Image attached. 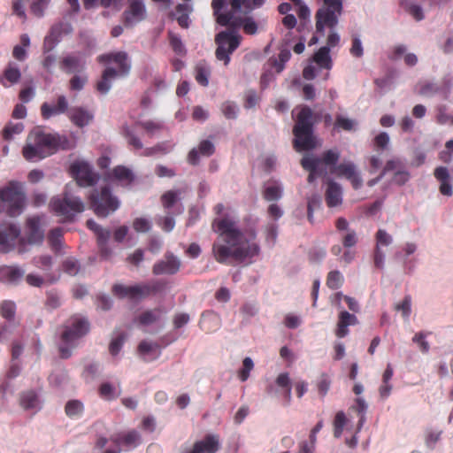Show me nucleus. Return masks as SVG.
I'll list each match as a JSON object with an SVG mask.
<instances>
[{
	"instance_id": "obj_49",
	"label": "nucleus",
	"mask_w": 453,
	"mask_h": 453,
	"mask_svg": "<svg viewBox=\"0 0 453 453\" xmlns=\"http://www.w3.org/2000/svg\"><path fill=\"white\" fill-rule=\"evenodd\" d=\"M191 11V8L188 4H179L176 6V12L180 13L177 18V21L179 25L183 28H188L189 25L188 12Z\"/></svg>"
},
{
	"instance_id": "obj_30",
	"label": "nucleus",
	"mask_w": 453,
	"mask_h": 453,
	"mask_svg": "<svg viewBox=\"0 0 453 453\" xmlns=\"http://www.w3.org/2000/svg\"><path fill=\"white\" fill-rule=\"evenodd\" d=\"M342 190L340 184L330 180L326 190L325 199L328 207H335L342 202Z\"/></svg>"
},
{
	"instance_id": "obj_36",
	"label": "nucleus",
	"mask_w": 453,
	"mask_h": 453,
	"mask_svg": "<svg viewBox=\"0 0 453 453\" xmlns=\"http://www.w3.org/2000/svg\"><path fill=\"white\" fill-rule=\"evenodd\" d=\"M112 441L117 445H124L129 448L136 447L141 442V437L138 432L132 430L127 433L119 434L112 437Z\"/></svg>"
},
{
	"instance_id": "obj_64",
	"label": "nucleus",
	"mask_w": 453,
	"mask_h": 453,
	"mask_svg": "<svg viewBox=\"0 0 453 453\" xmlns=\"http://www.w3.org/2000/svg\"><path fill=\"white\" fill-rule=\"evenodd\" d=\"M133 227L136 232L146 233L151 228L150 220L144 218H136L133 222Z\"/></svg>"
},
{
	"instance_id": "obj_57",
	"label": "nucleus",
	"mask_w": 453,
	"mask_h": 453,
	"mask_svg": "<svg viewBox=\"0 0 453 453\" xmlns=\"http://www.w3.org/2000/svg\"><path fill=\"white\" fill-rule=\"evenodd\" d=\"M403 7L417 21H420L424 19L423 10L418 4L407 2L404 4Z\"/></svg>"
},
{
	"instance_id": "obj_21",
	"label": "nucleus",
	"mask_w": 453,
	"mask_h": 453,
	"mask_svg": "<svg viewBox=\"0 0 453 453\" xmlns=\"http://www.w3.org/2000/svg\"><path fill=\"white\" fill-rule=\"evenodd\" d=\"M219 448V435L207 434L203 440L196 441L188 453H216Z\"/></svg>"
},
{
	"instance_id": "obj_59",
	"label": "nucleus",
	"mask_w": 453,
	"mask_h": 453,
	"mask_svg": "<svg viewBox=\"0 0 453 453\" xmlns=\"http://www.w3.org/2000/svg\"><path fill=\"white\" fill-rule=\"evenodd\" d=\"M62 268L65 273L73 276L78 273L80 270V265L76 259L67 258L63 262Z\"/></svg>"
},
{
	"instance_id": "obj_48",
	"label": "nucleus",
	"mask_w": 453,
	"mask_h": 453,
	"mask_svg": "<svg viewBox=\"0 0 453 453\" xmlns=\"http://www.w3.org/2000/svg\"><path fill=\"white\" fill-rule=\"evenodd\" d=\"M16 313V304L10 300L3 301L0 303V315L5 319L13 320Z\"/></svg>"
},
{
	"instance_id": "obj_9",
	"label": "nucleus",
	"mask_w": 453,
	"mask_h": 453,
	"mask_svg": "<svg viewBox=\"0 0 453 453\" xmlns=\"http://www.w3.org/2000/svg\"><path fill=\"white\" fill-rule=\"evenodd\" d=\"M165 288V283L161 280H154L150 283L136 284L134 286H125L123 284H114L111 288L112 294L120 298H129L131 300L145 298L150 295H155Z\"/></svg>"
},
{
	"instance_id": "obj_31",
	"label": "nucleus",
	"mask_w": 453,
	"mask_h": 453,
	"mask_svg": "<svg viewBox=\"0 0 453 453\" xmlns=\"http://www.w3.org/2000/svg\"><path fill=\"white\" fill-rule=\"evenodd\" d=\"M434 175L440 181L439 190L443 196L452 195V186L449 182L450 176L449 170L445 166H438L434 169Z\"/></svg>"
},
{
	"instance_id": "obj_8",
	"label": "nucleus",
	"mask_w": 453,
	"mask_h": 453,
	"mask_svg": "<svg viewBox=\"0 0 453 453\" xmlns=\"http://www.w3.org/2000/svg\"><path fill=\"white\" fill-rule=\"evenodd\" d=\"M0 209L9 216L15 217L22 211L25 203V193L18 181H10L0 189Z\"/></svg>"
},
{
	"instance_id": "obj_38",
	"label": "nucleus",
	"mask_w": 453,
	"mask_h": 453,
	"mask_svg": "<svg viewBox=\"0 0 453 453\" xmlns=\"http://www.w3.org/2000/svg\"><path fill=\"white\" fill-rule=\"evenodd\" d=\"M159 349V345L157 342L142 341L137 348L138 353L143 357L145 361L156 359L160 352L155 353Z\"/></svg>"
},
{
	"instance_id": "obj_40",
	"label": "nucleus",
	"mask_w": 453,
	"mask_h": 453,
	"mask_svg": "<svg viewBox=\"0 0 453 453\" xmlns=\"http://www.w3.org/2000/svg\"><path fill=\"white\" fill-rule=\"evenodd\" d=\"M302 167L309 172L307 180L309 183H312L318 175V161L314 156L305 155L301 159Z\"/></svg>"
},
{
	"instance_id": "obj_11",
	"label": "nucleus",
	"mask_w": 453,
	"mask_h": 453,
	"mask_svg": "<svg viewBox=\"0 0 453 453\" xmlns=\"http://www.w3.org/2000/svg\"><path fill=\"white\" fill-rule=\"evenodd\" d=\"M242 37L236 34L234 29L232 31L219 32L215 37V42L218 45L216 49V58L224 61L225 65L230 62V55L239 47Z\"/></svg>"
},
{
	"instance_id": "obj_43",
	"label": "nucleus",
	"mask_w": 453,
	"mask_h": 453,
	"mask_svg": "<svg viewBox=\"0 0 453 453\" xmlns=\"http://www.w3.org/2000/svg\"><path fill=\"white\" fill-rule=\"evenodd\" d=\"M20 44L15 45L12 50V57L18 61H24L27 58V48L30 45V38L27 34L19 37Z\"/></svg>"
},
{
	"instance_id": "obj_10",
	"label": "nucleus",
	"mask_w": 453,
	"mask_h": 453,
	"mask_svg": "<svg viewBox=\"0 0 453 453\" xmlns=\"http://www.w3.org/2000/svg\"><path fill=\"white\" fill-rule=\"evenodd\" d=\"M90 208L97 217L106 218L119 207V199L108 187L94 189L88 196Z\"/></svg>"
},
{
	"instance_id": "obj_47",
	"label": "nucleus",
	"mask_w": 453,
	"mask_h": 453,
	"mask_svg": "<svg viewBox=\"0 0 453 453\" xmlns=\"http://www.w3.org/2000/svg\"><path fill=\"white\" fill-rule=\"evenodd\" d=\"M418 94L423 96H431L440 91L439 86L430 81H421L417 85Z\"/></svg>"
},
{
	"instance_id": "obj_52",
	"label": "nucleus",
	"mask_w": 453,
	"mask_h": 453,
	"mask_svg": "<svg viewBox=\"0 0 453 453\" xmlns=\"http://www.w3.org/2000/svg\"><path fill=\"white\" fill-rule=\"evenodd\" d=\"M168 37H169V42H170V45H171L173 50L177 55H180V56L185 55L186 49L181 42L180 37L172 32H169Z\"/></svg>"
},
{
	"instance_id": "obj_2",
	"label": "nucleus",
	"mask_w": 453,
	"mask_h": 453,
	"mask_svg": "<svg viewBox=\"0 0 453 453\" xmlns=\"http://www.w3.org/2000/svg\"><path fill=\"white\" fill-rule=\"evenodd\" d=\"M59 149H69V142L65 137L35 127L28 134L22 154L27 160L32 161L51 156Z\"/></svg>"
},
{
	"instance_id": "obj_62",
	"label": "nucleus",
	"mask_w": 453,
	"mask_h": 453,
	"mask_svg": "<svg viewBox=\"0 0 453 453\" xmlns=\"http://www.w3.org/2000/svg\"><path fill=\"white\" fill-rule=\"evenodd\" d=\"M99 394L101 397L106 400H112L117 395H115V388L109 382L102 383L99 388Z\"/></svg>"
},
{
	"instance_id": "obj_19",
	"label": "nucleus",
	"mask_w": 453,
	"mask_h": 453,
	"mask_svg": "<svg viewBox=\"0 0 453 453\" xmlns=\"http://www.w3.org/2000/svg\"><path fill=\"white\" fill-rule=\"evenodd\" d=\"M375 241L373 263L376 268L383 269L385 255L381 247L389 246L393 242V237L386 230L379 229L375 234Z\"/></svg>"
},
{
	"instance_id": "obj_61",
	"label": "nucleus",
	"mask_w": 453,
	"mask_h": 453,
	"mask_svg": "<svg viewBox=\"0 0 453 453\" xmlns=\"http://www.w3.org/2000/svg\"><path fill=\"white\" fill-rule=\"evenodd\" d=\"M254 364L250 357H245L242 361V368L239 372V379L246 381L250 377V372L253 369Z\"/></svg>"
},
{
	"instance_id": "obj_15",
	"label": "nucleus",
	"mask_w": 453,
	"mask_h": 453,
	"mask_svg": "<svg viewBox=\"0 0 453 453\" xmlns=\"http://www.w3.org/2000/svg\"><path fill=\"white\" fill-rule=\"evenodd\" d=\"M86 226L96 235V241L99 248L100 256L104 259H109L112 254V251L107 243L111 236V231L109 229L102 227L93 219L87 220Z\"/></svg>"
},
{
	"instance_id": "obj_5",
	"label": "nucleus",
	"mask_w": 453,
	"mask_h": 453,
	"mask_svg": "<svg viewBox=\"0 0 453 453\" xmlns=\"http://www.w3.org/2000/svg\"><path fill=\"white\" fill-rule=\"evenodd\" d=\"M88 331L89 323L84 318L75 316L66 321L61 333L58 346L60 357L69 358L72 355V349L76 346V341L87 334Z\"/></svg>"
},
{
	"instance_id": "obj_26",
	"label": "nucleus",
	"mask_w": 453,
	"mask_h": 453,
	"mask_svg": "<svg viewBox=\"0 0 453 453\" xmlns=\"http://www.w3.org/2000/svg\"><path fill=\"white\" fill-rule=\"evenodd\" d=\"M85 60L77 55L64 57L59 62V67L66 73H81L85 69Z\"/></svg>"
},
{
	"instance_id": "obj_20",
	"label": "nucleus",
	"mask_w": 453,
	"mask_h": 453,
	"mask_svg": "<svg viewBox=\"0 0 453 453\" xmlns=\"http://www.w3.org/2000/svg\"><path fill=\"white\" fill-rule=\"evenodd\" d=\"M335 228L341 234L342 246L345 249H350L358 242L357 232L349 227V224L345 218L340 217L335 220Z\"/></svg>"
},
{
	"instance_id": "obj_32",
	"label": "nucleus",
	"mask_w": 453,
	"mask_h": 453,
	"mask_svg": "<svg viewBox=\"0 0 453 453\" xmlns=\"http://www.w3.org/2000/svg\"><path fill=\"white\" fill-rule=\"evenodd\" d=\"M265 0H230L231 10L233 14L235 15L237 12H240L243 8L242 12L248 14L255 9L260 8Z\"/></svg>"
},
{
	"instance_id": "obj_45",
	"label": "nucleus",
	"mask_w": 453,
	"mask_h": 453,
	"mask_svg": "<svg viewBox=\"0 0 453 453\" xmlns=\"http://www.w3.org/2000/svg\"><path fill=\"white\" fill-rule=\"evenodd\" d=\"M64 231L61 227H56L50 231L48 235V242L50 248L58 252L60 250L62 246V239H63Z\"/></svg>"
},
{
	"instance_id": "obj_58",
	"label": "nucleus",
	"mask_w": 453,
	"mask_h": 453,
	"mask_svg": "<svg viewBox=\"0 0 453 453\" xmlns=\"http://www.w3.org/2000/svg\"><path fill=\"white\" fill-rule=\"evenodd\" d=\"M428 334L429 333L418 332L412 338V342L418 345L420 351L423 353H427L430 349V345L428 342L426 341V337Z\"/></svg>"
},
{
	"instance_id": "obj_22",
	"label": "nucleus",
	"mask_w": 453,
	"mask_h": 453,
	"mask_svg": "<svg viewBox=\"0 0 453 453\" xmlns=\"http://www.w3.org/2000/svg\"><path fill=\"white\" fill-rule=\"evenodd\" d=\"M180 261L172 254L166 255L165 260H160L153 265L155 275L174 274L180 270Z\"/></svg>"
},
{
	"instance_id": "obj_3",
	"label": "nucleus",
	"mask_w": 453,
	"mask_h": 453,
	"mask_svg": "<svg viewBox=\"0 0 453 453\" xmlns=\"http://www.w3.org/2000/svg\"><path fill=\"white\" fill-rule=\"evenodd\" d=\"M99 63L109 64L115 63L118 70L113 67H107L102 74L101 80L96 83V89L102 94H106L111 88V81L117 77H126L131 70V63L127 52L118 51L103 54L97 57Z\"/></svg>"
},
{
	"instance_id": "obj_34",
	"label": "nucleus",
	"mask_w": 453,
	"mask_h": 453,
	"mask_svg": "<svg viewBox=\"0 0 453 453\" xmlns=\"http://www.w3.org/2000/svg\"><path fill=\"white\" fill-rule=\"evenodd\" d=\"M163 309L158 307L152 310H146L138 315L134 322L138 326H147L159 320Z\"/></svg>"
},
{
	"instance_id": "obj_42",
	"label": "nucleus",
	"mask_w": 453,
	"mask_h": 453,
	"mask_svg": "<svg viewBox=\"0 0 453 453\" xmlns=\"http://www.w3.org/2000/svg\"><path fill=\"white\" fill-rule=\"evenodd\" d=\"M276 384L283 389L284 405H289L291 402V382L288 373H280L276 378Z\"/></svg>"
},
{
	"instance_id": "obj_37",
	"label": "nucleus",
	"mask_w": 453,
	"mask_h": 453,
	"mask_svg": "<svg viewBox=\"0 0 453 453\" xmlns=\"http://www.w3.org/2000/svg\"><path fill=\"white\" fill-rule=\"evenodd\" d=\"M283 188L278 180H268L263 191V197L269 202L278 201L282 197Z\"/></svg>"
},
{
	"instance_id": "obj_53",
	"label": "nucleus",
	"mask_w": 453,
	"mask_h": 453,
	"mask_svg": "<svg viewBox=\"0 0 453 453\" xmlns=\"http://www.w3.org/2000/svg\"><path fill=\"white\" fill-rule=\"evenodd\" d=\"M436 121L440 125H445L449 123L453 126V115L447 112V107L445 105H440L436 109Z\"/></svg>"
},
{
	"instance_id": "obj_7",
	"label": "nucleus",
	"mask_w": 453,
	"mask_h": 453,
	"mask_svg": "<svg viewBox=\"0 0 453 453\" xmlns=\"http://www.w3.org/2000/svg\"><path fill=\"white\" fill-rule=\"evenodd\" d=\"M51 211L61 219V222H71L74 217L84 211L85 205L78 196H71L66 191L63 196H54L50 203Z\"/></svg>"
},
{
	"instance_id": "obj_1",
	"label": "nucleus",
	"mask_w": 453,
	"mask_h": 453,
	"mask_svg": "<svg viewBox=\"0 0 453 453\" xmlns=\"http://www.w3.org/2000/svg\"><path fill=\"white\" fill-rule=\"evenodd\" d=\"M212 226L226 243V245L213 244L212 251L218 262L225 263L228 258L243 262L259 254L258 244L250 242L257 237L255 230L250 229L245 232L247 238L244 242V234L237 227L236 221L228 217L215 219Z\"/></svg>"
},
{
	"instance_id": "obj_17",
	"label": "nucleus",
	"mask_w": 453,
	"mask_h": 453,
	"mask_svg": "<svg viewBox=\"0 0 453 453\" xmlns=\"http://www.w3.org/2000/svg\"><path fill=\"white\" fill-rule=\"evenodd\" d=\"M147 15L144 0H128L127 8L123 12L126 27H132L145 19Z\"/></svg>"
},
{
	"instance_id": "obj_18",
	"label": "nucleus",
	"mask_w": 453,
	"mask_h": 453,
	"mask_svg": "<svg viewBox=\"0 0 453 453\" xmlns=\"http://www.w3.org/2000/svg\"><path fill=\"white\" fill-rule=\"evenodd\" d=\"M76 183L80 187H89L96 183L98 177L85 163H73L70 167Z\"/></svg>"
},
{
	"instance_id": "obj_50",
	"label": "nucleus",
	"mask_w": 453,
	"mask_h": 453,
	"mask_svg": "<svg viewBox=\"0 0 453 453\" xmlns=\"http://www.w3.org/2000/svg\"><path fill=\"white\" fill-rule=\"evenodd\" d=\"M24 125L22 123H9L3 130V137L6 141L13 139L15 134L22 133Z\"/></svg>"
},
{
	"instance_id": "obj_51",
	"label": "nucleus",
	"mask_w": 453,
	"mask_h": 453,
	"mask_svg": "<svg viewBox=\"0 0 453 453\" xmlns=\"http://www.w3.org/2000/svg\"><path fill=\"white\" fill-rule=\"evenodd\" d=\"M343 283L342 274L335 270L328 273L326 277V286L331 289H338Z\"/></svg>"
},
{
	"instance_id": "obj_27",
	"label": "nucleus",
	"mask_w": 453,
	"mask_h": 453,
	"mask_svg": "<svg viewBox=\"0 0 453 453\" xmlns=\"http://www.w3.org/2000/svg\"><path fill=\"white\" fill-rule=\"evenodd\" d=\"M21 73L19 68L13 62H9L0 76V83L4 88H9L19 81Z\"/></svg>"
},
{
	"instance_id": "obj_41",
	"label": "nucleus",
	"mask_w": 453,
	"mask_h": 453,
	"mask_svg": "<svg viewBox=\"0 0 453 453\" xmlns=\"http://www.w3.org/2000/svg\"><path fill=\"white\" fill-rule=\"evenodd\" d=\"M313 61L320 67L326 70L332 68L333 63L330 57V50L328 47H321L314 53Z\"/></svg>"
},
{
	"instance_id": "obj_54",
	"label": "nucleus",
	"mask_w": 453,
	"mask_h": 453,
	"mask_svg": "<svg viewBox=\"0 0 453 453\" xmlns=\"http://www.w3.org/2000/svg\"><path fill=\"white\" fill-rule=\"evenodd\" d=\"M83 411V404L78 400L69 401L65 405V413L68 417L80 415Z\"/></svg>"
},
{
	"instance_id": "obj_39",
	"label": "nucleus",
	"mask_w": 453,
	"mask_h": 453,
	"mask_svg": "<svg viewBox=\"0 0 453 453\" xmlns=\"http://www.w3.org/2000/svg\"><path fill=\"white\" fill-rule=\"evenodd\" d=\"M340 157L341 153L337 149H330L325 150L319 157H315V159L318 161V166L319 165H325L326 166H329L331 170L338 165L337 162Z\"/></svg>"
},
{
	"instance_id": "obj_44",
	"label": "nucleus",
	"mask_w": 453,
	"mask_h": 453,
	"mask_svg": "<svg viewBox=\"0 0 453 453\" xmlns=\"http://www.w3.org/2000/svg\"><path fill=\"white\" fill-rule=\"evenodd\" d=\"M182 191L180 189L177 190H168L165 192L160 198L161 203L165 210L168 211L180 199V195Z\"/></svg>"
},
{
	"instance_id": "obj_29",
	"label": "nucleus",
	"mask_w": 453,
	"mask_h": 453,
	"mask_svg": "<svg viewBox=\"0 0 453 453\" xmlns=\"http://www.w3.org/2000/svg\"><path fill=\"white\" fill-rule=\"evenodd\" d=\"M67 114L71 121L79 127L87 126L93 119L92 113L82 107H73Z\"/></svg>"
},
{
	"instance_id": "obj_14",
	"label": "nucleus",
	"mask_w": 453,
	"mask_h": 453,
	"mask_svg": "<svg viewBox=\"0 0 453 453\" xmlns=\"http://www.w3.org/2000/svg\"><path fill=\"white\" fill-rule=\"evenodd\" d=\"M20 235L19 227L10 222L0 225V252L7 253L12 250Z\"/></svg>"
},
{
	"instance_id": "obj_28",
	"label": "nucleus",
	"mask_w": 453,
	"mask_h": 453,
	"mask_svg": "<svg viewBox=\"0 0 453 453\" xmlns=\"http://www.w3.org/2000/svg\"><path fill=\"white\" fill-rule=\"evenodd\" d=\"M357 324V318L346 311L340 312L338 317L335 335L338 338H343L349 334L348 326Z\"/></svg>"
},
{
	"instance_id": "obj_35",
	"label": "nucleus",
	"mask_w": 453,
	"mask_h": 453,
	"mask_svg": "<svg viewBox=\"0 0 453 453\" xmlns=\"http://www.w3.org/2000/svg\"><path fill=\"white\" fill-rule=\"evenodd\" d=\"M111 179L118 181L121 186H129L134 181V174L130 169L126 166L118 165L113 168Z\"/></svg>"
},
{
	"instance_id": "obj_63",
	"label": "nucleus",
	"mask_w": 453,
	"mask_h": 453,
	"mask_svg": "<svg viewBox=\"0 0 453 453\" xmlns=\"http://www.w3.org/2000/svg\"><path fill=\"white\" fill-rule=\"evenodd\" d=\"M210 75V71L204 67V66H197L196 69V81L203 86L206 87L209 83L208 78Z\"/></svg>"
},
{
	"instance_id": "obj_46",
	"label": "nucleus",
	"mask_w": 453,
	"mask_h": 453,
	"mask_svg": "<svg viewBox=\"0 0 453 453\" xmlns=\"http://www.w3.org/2000/svg\"><path fill=\"white\" fill-rule=\"evenodd\" d=\"M356 126H357V121L352 119L346 118L342 115H337L335 117V121L334 124V129L343 130V131H352V130H355Z\"/></svg>"
},
{
	"instance_id": "obj_16",
	"label": "nucleus",
	"mask_w": 453,
	"mask_h": 453,
	"mask_svg": "<svg viewBox=\"0 0 453 453\" xmlns=\"http://www.w3.org/2000/svg\"><path fill=\"white\" fill-rule=\"evenodd\" d=\"M331 173L348 180L354 189H359L363 185V180L357 171L356 165L351 162H343L331 169Z\"/></svg>"
},
{
	"instance_id": "obj_23",
	"label": "nucleus",
	"mask_w": 453,
	"mask_h": 453,
	"mask_svg": "<svg viewBox=\"0 0 453 453\" xmlns=\"http://www.w3.org/2000/svg\"><path fill=\"white\" fill-rule=\"evenodd\" d=\"M25 274V271L17 265L0 266V281L4 284L17 285Z\"/></svg>"
},
{
	"instance_id": "obj_56",
	"label": "nucleus",
	"mask_w": 453,
	"mask_h": 453,
	"mask_svg": "<svg viewBox=\"0 0 453 453\" xmlns=\"http://www.w3.org/2000/svg\"><path fill=\"white\" fill-rule=\"evenodd\" d=\"M221 111L226 119H234L237 117L238 107L233 102H225L221 105Z\"/></svg>"
},
{
	"instance_id": "obj_55",
	"label": "nucleus",
	"mask_w": 453,
	"mask_h": 453,
	"mask_svg": "<svg viewBox=\"0 0 453 453\" xmlns=\"http://www.w3.org/2000/svg\"><path fill=\"white\" fill-rule=\"evenodd\" d=\"M156 221L165 232H171L175 226V220L172 215L158 217Z\"/></svg>"
},
{
	"instance_id": "obj_4",
	"label": "nucleus",
	"mask_w": 453,
	"mask_h": 453,
	"mask_svg": "<svg viewBox=\"0 0 453 453\" xmlns=\"http://www.w3.org/2000/svg\"><path fill=\"white\" fill-rule=\"evenodd\" d=\"M313 112L308 106H303L298 112L293 128V147L298 151H308L316 148V138L313 134Z\"/></svg>"
},
{
	"instance_id": "obj_60",
	"label": "nucleus",
	"mask_w": 453,
	"mask_h": 453,
	"mask_svg": "<svg viewBox=\"0 0 453 453\" xmlns=\"http://www.w3.org/2000/svg\"><path fill=\"white\" fill-rule=\"evenodd\" d=\"M88 82L87 75L75 74L69 81V88L71 90L80 91Z\"/></svg>"
},
{
	"instance_id": "obj_24",
	"label": "nucleus",
	"mask_w": 453,
	"mask_h": 453,
	"mask_svg": "<svg viewBox=\"0 0 453 453\" xmlns=\"http://www.w3.org/2000/svg\"><path fill=\"white\" fill-rule=\"evenodd\" d=\"M27 242L30 244H41L44 238V233L41 229V219L40 217L29 218L27 221Z\"/></svg>"
},
{
	"instance_id": "obj_13",
	"label": "nucleus",
	"mask_w": 453,
	"mask_h": 453,
	"mask_svg": "<svg viewBox=\"0 0 453 453\" xmlns=\"http://www.w3.org/2000/svg\"><path fill=\"white\" fill-rule=\"evenodd\" d=\"M218 23L224 27L236 29L242 27L247 35H255L257 32V25L251 17L241 18L233 14V12H226V14L218 18Z\"/></svg>"
},
{
	"instance_id": "obj_25",
	"label": "nucleus",
	"mask_w": 453,
	"mask_h": 453,
	"mask_svg": "<svg viewBox=\"0 0 453 453\" xmlns=\"http://www.w3.org/2000/svg\"><path fill=\"white\" fill-rule=\"evenodd\" d=\"M68 110V102L65 96L58 97L57 105H50L48 103H43L41 106V114L44 119H49L52 116L65 113Z\"/></svg>"
},
{
	"instance_id": "obj_33",
	"label": "nucleus",
	"mask_w": 453,
	"mask_h": 453,
	"mask_svg": "<svg viewBox=\"0 0 453 453\" xmlns=\"http://www.w3.org/2000/svg\"><path fill=\"white\" fill-rule=\"evenodd\" d=\"M19 405L25 411H38L40 410V399L38 395L34 390H27L19 394Z\"/></svg>"
},
{
	"instance_id": "obj_12",
	"label": "nucleus",
	"mask_w": 453,
	"mask_h": 453,
	"mask_svg": "<svg viewBox=\"0 0 453 453\" xmlns=\"http://www.w3.org/2000/svg\"><path fill=\"white\" fill-rule=\"evenodd\" d=\"M137 127L143 128L150 135L154 134L163 128V125L160 122L153 120L137 121L133 127H124L122 131L123 135L127 139V143L134 150H141L143 147L142 142L136 135L135 128Z\"/></svg>"
},
{
	"instance_id": "obj_6",
	"label": "nucleus",
	"mask_w": 453,
	"mask_h": 453,
	"mask_svg": "<svg viewBox=\"0 0 453 453\" xmlns=\"http://www.w3.org/2000/svg\"><path fill=\"white\" fill-rule=\"evenodd\" d=\"M343 12L342 0H322V5L315 13L316 33L325 35V27H336Z\"/></svg>"
}]
</instances>
